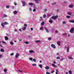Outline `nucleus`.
Segmentation results:
<instances>
[{
  "label": "nucleus",
  "instance_id": "obj_1",
  "mask_svg": "<svg viewBox=\"0 0 74 74\" xmlns=\"http://www.w3.org/2000/svg\"><path fill=\"white\" fill-rule=\"evenodd\" d=\"M8 23L7 22H5L4 23H1V25L3 27H4V25H8Z\"/></svg>",
  "mask_w": 74,
  "mask_h": 74
},
{
  "label": "nucleus",
  "instance_id": "obj_2",
  "mask_svg": "<svg viewBox=\"0 0 74 74\" xmlns=\"http://www.w3.org/2000/svg\"><path fill=\"white\" fill-rule=\"evenodd\" d=\"M74 28L73 27H72L71 28V29L70 30V32L71 33L73 34L74 33Z\"/></svg>",
  "mask_w": 74,
  "mask_h": 74
},
{
  "label": "nucleus",
  "instance_id": "obj_3",
  "mask_svg": "<svg viewBox=\"0 0 74 74\" xmlns=\"http://www.w3.org/2000/svg\"><path fill=\"white\" fill-rule=\"evenodd\" d=\"M58 16H52V18L53 19H56V18H57Z\"/></svg>",
  "mask_w": 74,
  "mask_h": 74
},
{
  "label": "nucleus",
  "instance_id": "obj_4",
  "mask_svg": "<svg viewBox=\"0 0 74 74\" xmlns=\"http://www.w3.org/2000/svg\"><path fill=\"white\" fill-rule=\"evenodd\" d=\"M51 47L54 48V49H55V48H56V46H55V45L53 44H51Z\"/></svg>",
  "mask_w": 74,
  "mask_h": 74
},
{
  "label": "nucleus",
  "instance_id": "obj_5",
  "mask_svg": "<svg viewBox=\"0 0 74 74\" xmlns=\"http://www.w3.org/2000/svg\"><path fill=\"white\" fill-rule=\"evenodd\" d=\"M29 52L30 53H34V52H34V51H33L32 50L29 51Z\"/></svg>",
  "mask_w": 74,
  "mask_h": 74
},
{
  "label": "nucleus",
  "instance_id": "obj_6",
  "mask_svg": "<svg viewBox=\"0 0 74 74\" xmlns=\"http://www.w3.org/2000/svg\"><path fill=\"white\" fill-rule=\"evenodd\" d=\"M19 56V53H16V59L18 57V56Z\"/></svg>",
  "mask_w": 74,
  "mask_h": 74
},
{
  "label": "nucleus",
  "instance_id": "obj_7",
  "mask_svg": "<svg viewBox=\"0 0 74 74\" xmlns=\"http://www.w3.org/2000/svg\"><path fill=\"white\" fill-rule=\"evenodd\" d=\"M23 4V6H25V5H26V3H25V2L23 1L22 2Z\"/></svg>",
  "mask_w": 74,
  "mask_h": 74
},
{
  "label": "nucleus",
  "instance_id": "obj_8",
  "mask_svg": "<svg viewBox=\"0 0 74 74\" xmlns=\"http://www.w3.org/2000/svg\"><path fill=\"white\" fill-rule=\"evenodd\" d=\"M38 0H35L34 1H35L36 3H37V4H38V3H39Z\"/></svg>",
  "mask_w": 74,
  "mask_h": 74
},
{
  "label": "nucleus",
  "instance_id": "obj_9",
  "mask_svg": "<svg viewBox=\"0 0 74 74\" xmlns=\"http://www.w3.org/2000/svg\"><path fill=\"white\" fill-rule=\"evenodd\" d=\"M45 30L47 32V33H48L49 31H48V29H47V28H46V27H45Z\"/></svg>",
  "mask_w": 74,
  "mask_h": 74
},
{
  "label": "nucleus",
  "instance_id": "obj_10",
  "mask_svg": "<svg viewBox=\"0 0 74 74\" xmlns=\"http://www.w3.org/2000/svg\"><path fill=\"white\" fill-rule=\"evenodd\" d=\"M58 45L59 46H60V41H58L57 42Z\"/></svg>",
  "mask_w": 74,
  "mask_h": 74
},
{
  "label": "nucleus",
  "instance_id": "obj_11",
  "mask_svg": "<svg viewBox=\"0 0 74 74\" xmlns=\"http://www.w3.org/2000/svg\"><path fill=\"white\" fill-rule=\"evenodd\" d=\"M5 39L6 41H7V40H8V38L7 37V36H5Z\"/></svg>",
  "mask_w": 74,
  "mask_h": 74
},
{
  "label": "nucleus",
  "instance_id": "obj_12",
  "mask_svg": "<svg viewBox=\"0 0 74 74\" xmlns=\"http://www.w3.org/2000/svg\"><path fill=\"white\" fill-rule=\"evenodd\" d=\"M0 51L2 52H4V50L3 49H0Z\"/></svg>",
  "mask_w": 74,
  "mask_h": 74
},
{
  "label": "nucleus",
  "instance_id": "obj_13",
  "mask_svg": "<svg viewBox=\"0 0 74 74\" xmlns=\"http://www.w3.org/2000/svg\"><path fill=\"white\" fill-rule=\"evenodd\" d=\"M45 69L47 70H48V69H49V66H46L45 67Z\"/></svg>",
  "mask_w": 74,
  "mask_h": 74
},
{
  "label": "nucleus",
  "instance_id": "obj_14",
  "mask_svg": "<svg viewBox=\"0 0 74 74\" xmlns=\"http://www.w3.org/2000/svg\"><path fill=\"white\" fill-rule=\"evenodd\" d=\"M40 18H41V19L40 20V21H43V19H42V17H40Z\"/></svg>",
  "mask_w": 74,
  "mask_h": 74
},
{
  "label": "nucleus",
  "instance_id": "obj_15",
  "mask_svg": "<svg viewBox=\"0 0 74 74\" xmlns=\"http://www.w3.org/2000/svg\"><path fill=\"white\" fill-rule=\"evenodd\" d=\"M52 66H53V67H57V66H55V65L53 64H52Z\"/></svg>",
  "mask_w": 74,
  "mask_h": 74
},
{
  "label": "nucleus",
  "instance_id": "obj_16",
  "mask_svg": "<svg viewBox=\"0 0 74 74\" xmlns=\"http://www.w3.org/2000/svg\"><path fill=\"white\" fill-rule=\"evenodd\" d=\"M73 7V5H71L69 6V8H72Z\"/></svg>",
  "mask_w": 74,
  "mask_h": 74
},
{
  "label": "nucleus",
  "instance_id": "obj_17",
  "mask_svg": "<svg viewBox=\"0 0 74 74\" xmlns=\"http://www.w3.org/2000/svg\"><path fill=\"white\" fill-rule=\"evenodd\" d=\"M68 72L69 74H72V72L71 71H69Z\"/></svg>",
  "mask_w": 74,
  "mask_h": 74
},
{
  "label": "nucleus",
  "instance_id": "obj_18",
  "mask_svg": "<svg viewBox=\"0 0 74 74\" xmlns=\"http://www.w3.org/2000/svg\"><path fill=\"white\" fill-rule=\"evenodd\" d=\"M36 9H37V8H35L33 10V11L34 12H36Z\"/></svg>",
  "mask_w": 74,
  "mask_h": 74
},
{
  "label": "nucleus",
  "instance_id": "obj_19",
  "mask_svg": "<svg viewBox=\"0 0 74 74\" xmlns=\"http://www.w3.org/2000/svg\"><path fill=\"white\" fill-rule=\"evenodd\" d=\"M69 22H71V23H74V20H71L69 21Z\"/></svg>",
  "mask_w": 74,
  "mask_h": 74
},
{
  "label": "nucleus",
  "instance_id": "obj_20",
  "mask_svg": "<svg viewBox=\"0 0 74 74\" xmlns=\"http://www.w3.org/2000/svg\"><path fill=\"white\" fill-rule=\"evenodd\" d=\"M35 42L37 43L40 42V40H35Z\"/></svg>",
  "mask_w": 74,
  "mask_h": 74
},
{
  "label": "nucleus",
  "instance_id": "obj_21",
  "mask_svg": "<svg viewBox=\"0 0 74 74\" xmlns=\"http://www.w3.org/2000/svg\"><path fill=\"white\" fill-rule=\"evenodd\" d=\"M68 58L69 59H73V58L71 57H68Z\"/></svg>",
  "mask_w": 74,
  "mask_h": 74
},
{
  "label": "nucleus",
  "instance_id": "obj_22",
  "mask_svg": "<svg viewBox=\"0 0 74 74\" xmlns=\"http://www.w3.org/2000/svg\"><path fill=\"white\" fill-rule=\"evenodd\" d=\"M39 66L41 68H42V65L41 64H39Z\"/></svg>",
  "mask_w": 74,
  "mask_h": 74
},
{
  "label": "nucleus",
  "instance_id": "obj_23",
  "mask_svg": "<svg viewBox=\"0 0 74 74\" xmlns=\"http://www.w3.org/2000/svg\"><path fill=\"white\" fill-rule=\"evenodd\" d=\"M67 14L68 15H71V13L70 12H68Z\"/></svg>",
  "mask_w": 74,
  "mask_h": 74
},
{
  "label": "nucleus",
  "instance_id": "obj_24",
  "mask_svg": "<svg viewBox=\"0 0 74 74\" xmlns=\"http://www.w3.org/2000/svg\"><path fill=\"white\" fill-rule=\"evenodd\" d=\"M66 17L67 18H68V19H69V18H70V16H66Z\"/></svg>",
  "mask_w": 74,
  "mask_h": 74
},
{
  "label": "nucleus",
  "instance_id": "obj_25",
  "mask_svg": "<svg viewBox=\"0 0 74 74\" xmlns=\"http://www.w3.org/2000/svg\"><path fill=\"white\" fill-rule=\"evenodd\" d=\"M29 4L30 5H33V3H29Z\"/></svg>",
  "mask_w": 74,
  "mask_h": 74
},
{
  "label": "nucleus",
  "instance_id": "obj_26",
  "mask_svg": "<svg viewBox=\"0 0 74 74\" xmlns=\"http://www.w3.org/2000/svg\"><path fill=\"white\" fill-rule=\"evenodd\" d=\"M14 14H16V13H17V12H17V11H15L14 12Z\"/></svg>",
  "mask_w": 74,
  "mask_h": 74
},
{
  "label": "nucleus",
  "instance_id": "obj_27",
  "mask_svg": "<svg viewBox=\"0 0 74 74\" xmlns=\"http://www.w3.org/2000/svg\"><path fill=\"white\" fill-rule=\"evenodd\" d=\"M24 43H25L26 44H29V43L28 42H24Z\"/></svg>",
  "mask_w": 74,
  "mask_h": 74
},
{
  "label": "nucleus",
  "instance_id": "obj_28",
  "mask_svg": "<svg viewBox=\"0 0 74 74\" xmlns=\"http://www.w3.org/2000/svg\"><path fill=\"white\" fill-rule=\"evenodd\" d=\"M48 40H49V41H50V40H51V38L49 37L48 38Z\"/></svg>",
  "mask_w": 74,
  "mask_h": 74
},
{
  "label": "nucleus",
  "instance_id": "obj_29",
  "mask_svg": "<svg viewBox=\"0 0 74 74\" xmlns=\"http://www.w3.org/2000/svg\"><path fill=\"white\" fill-rule=\"evenodd\" d=\"M6 8H10V6L9 5H7L6 6Z\"/></svg>",
  "mask_w": 74,
  "mask_h": 74
},
{
  "label": "nucleus",
  "instance_id": "obj_30",
  "mask_svg": "<svg viewBox=\"0 0 74 74\" xmlns=\"http://www.w3.org/2000/svg\"><path fill=\"white\" fill-rule=\"evenodd\" d=\"M60 57L59 56L57 57L56 58L57 59H60Z\"/></svg>",
  "mask_w": 74,
  "mask_h": 74
},
{
  "label": "nucleus",
  "instance_id": "obj_31",
  "mask_svg": "<svg viewBox=\"0 0 74 74\" xmlns=\"http://www.w3.org/2000/svg\"><path fill=\"white\" fill-rule=\"evenodd\" d=\"M26 27H24L23 28V30H25L26 29Z\"/></svg>",
  "mask_w": 74,
  "mask_h": 74
},
{
  "label": "nucleus",
  "instance_id": "obj_32",
  "mask_svg": "<svg viewBox=\"0 0 74 74\" xmlns=\"http://www.w3.org/2000/svg\"><path fill=\"white\" fill-rule=\"evenodd\" d=\"M65 59V58H62L60 60V61H62V60H63Z\"/></svg>",
  "mask_w": 74,
  "mask_h": 74
},
{
  "label": "nucleus",
  "instance_id": "obj_33",
  "mask_svg": "<svg viewBox=\"0 0 74 74\" xmlns=\"http://www.w3.org/2000/svg\"><path fill=\"white\" fill-rule=\"evenodd\" d=\"M7 70L6 69H5L4 70V72H7Z\"/></svg>",
  "mask_w": 74,
  "mask_h": 74
},
{
  "label": "nucleus",
  "instance_id": "obj_34",
  "mask_svg": "<svg viewBox=\"0 0 74 74\" xmlns=\"http://www.w3.org/2000/svg\"><path fill=\"white\" fill-rule=\"evenodd\" d=\"M40 30H43V27H42L40 28Z\"/></svg>",
  "mask_w": 74,
  "mask_h": 74
},
{
  "label": "nucleus",
  "instance_id": "obj_35",
  "mask_svg": "<svg viewBox=\"0 0 74 74\" xmlns=\"http://www.w3.org/2000/svg\"><path fill=\"white\" fill-rule=\"evenodd\" d=\"M33 60L34 62H36V60L35 59H33Z\"/></svg>",
  "mask_w": 74,
  "mask_h": 74
},
{
  "label": "nucleus",
  "instance_id": "obj_36",
  "mask_svg": "<svg viewBox=\"0 0 74 74\" xmlns=\"http://www.w3.org/2000/svg\"><path fill=\"white\" fill-rule=\"evenodd\" d=\"M44 11L45 12H46V11H47V9H45Z\"/></svg>",
  "mask_w": 74,
  "mask_h": 74
},
{
  "label": "nucleus",
  "instance_id": "obj_37",
  "mask_svg": "<svg viewBox=\"0 0 74 74\" xmlns=\"http://www.w3.org/2000/svg\"><path fill=\"white\" fill-rule=\"evenodd\" d=\"M18 71H20V73H23V71H21V70H18Z\"/></svg>",
  "mask_w": 74,
  "mask_h": 74
},
{
  "label": "nucleus",
  "instance_id": "obj_38",
  "mask_svg": "<svg viewBox=\"0 0 74 74\" xmlns=\"http://www.w3.org/2000/svg\"><path fill=\"white\" fill-rule=\"evenodd\" d=\"M43 18H45L46 17V15H45V14H44V15H43Z\"/></svg>",
  "mask_w": 74,
  "mask_h": 74
},
{
  "label": "nucleus",
  "instance_id": "obj_39",
  "mask_svg": "<svg viewBox=\"0 0 74 74\" xmlns=\"http://www.w3.org/2000/svg\"><path fill=\"white\" fill-rule=\"evenodd\" d=\"M62 35L63 36H67V34H62Z\"/></svg>",
  "mask_w": 74,
  "mask_h": 74
},
{
  "label": "nucleus",
  "instance_id": "obj_40",
  "mask_svg": "<svg viewBox=\"0 0 74 74\" xmlns=\"http://www.w3.org/2000/svg\"><path fill=\"white\" fill-rule=\"evenodd\" d=\"M10 44L11 45H13V44H14V43L13 42H11Z\"/></svg>",
  "mask_w": 74,
  "mask_h": 74
},
{
  "label": "nucleus",
  "instance_id": "obj_41",
  "mask_svg": "<svg viewBox=\"0 0 74 74\" xmlns=\"http://www.w3.org/2000/svg\"><path fill=\"white\" fill-rule=\"evenodd\" d=\"M32 66H36V64H32Z\"/></svg>",
  "mask_w": 74,
  "mask_h": 74
},
{
  "label": "nucleus",
  "instance_id": "obj_42",
  "mask_svg": "<svg viewBox=\"0 0 74 74\" xmlns=\"http://www.w3.org/2000/svg\"><path fill=\"white\" fill-rule=\"evenodd\" d=\"M41 24L42 25H44V22H42Z\"/></svg>",
  "mask_w": 74,
  "mask_h": 74
},
{
  "label": "nucleus",
  "instance_id": "obj_43",
  "mask_svg": "<svg viewBox=\"0 0 74 74\" xmlns=\"http://www.w3.org/2000/svg\"><path fill=\"white\" fill-rule=\"evenodd\" d=\"M66 23V21H63L62 22L63 24H65Z\"/></svg>",
  "mask_w": 74,
  "mask_h": 74
},
{
  "label": "nucleus",
  "instance_id": "obj_44",
  "mask_svg": "<svg viewBox=\"0 0 74 74\" xmlns=\"http://www.w3.org/2000/svg\"><path fill=\"white\" fill-rule=\"evenodd\" d=\"M29 60H32V59H33V58H29Z\"/></svg>",
  "mask_w": 74,
  "mask_h": 74
},
{
  "label": "nucleus",
  "instance_id": "obj_45",
  "mask_svg": "<svg viewBox=\"0 0 74 74\" xmlns=\"http://www.w3.org/2000/svg\"><path fill=\"white\" fill-rule=\"evenodd\" d=\"M14 55V53H12L10 54V55H11V56H13Z\"/></svg>",
  "mask_w": 74,
  "mask_h": 74
},
{
  "label": "nucleus",
  "instance_id": "obj_46",
  "mask_svg": "<svg viewBox=\"0 0 74 74\" xmlns=\"http://www.w3.org/2000/svg\"><path fill=\"white\" fill-rule=\"evenodd\" d=\"M49 22H50V23H52V22H53V21H49Z\"/></svg>",
  "mask_w": 74,
  "mask_h": 74
},
{
  "label": "nucleus",
  "instance_id": "obj_47",
  "mask_svg": "<svg viewBox=\"0 0 74 74\" xmlns=\"http://www.w3.org/2000/svg\"><path fill=\"white\" fill-rule=\"evenodd\" d=\"M69 49H67V52H69Z\"/></svg>",
  "mask_w": 74,
  "mask_h": 74
},
{
  "label": "nucleus",
  "instance_id": "obj_48",
  "mask_svg": "<svg viewBox=\"0 0 74 74\" xmlns=\"http://www.w3.org/2000/svg\"><path fill=\"white\" fill-rule=\"evenodd\" d=\"M29 10V11H32V8H30Z\"/></svg>",
  "mask_w": 74,
  "mask_h": 74
},
{
  "label": "nucleus",
  "instance_id": "obj_49",
  "mask_svg": "<svg viewBox=\"0 0 74 74\" xmlns=\"http://www.w3.org/2000/svg\"><path fill=\"white\" fill-rule=\"evenodd\" d=\"M4 17L5 18V17H7V16L5 14H4Z\"/></svg>",
  "mask_w": 74,
  "mask_h": 74
},
{
  "label": "nucleus",
  "instance_id": "obj_50",
  "mask_svg": "<svg viewBox=\"0 0 74 74\" xmlns=\"http://www.w3.org/2000/svg\"><path fill=\"white\" fill-rule=\"evenodd\" d=\"M27 25L26 24H24V26H25V27H26V26H27Z\"/></svg>",
  "mask_w": 74,
  "mask_h": 74
},
{
  "label": "nucleus",
  "instance_id": "obj_51",
  "mask_svg": "<svg viewBox=\"0 0 74 74\" xmlns=\"http://www.w3.org/2000/svg\"><path fill=\"white\" fill-rule=\"evenodd\" d=\"M55 72V71H53L51 72V73H53Z\"/></svg>",
  "mask_w": 74,
  "mask_h": 74
},
{
  "label": "nucleus",
  "instance_id": "obj_52",
  "mask_svg": "<svg viewBox=\"0 0 74 74\" xmlns=\"http://www.w3.org/2000/svg\"><path fill=\"white\" fill-rule=\"evenodd\" d=\"M58 33V31H57V30H56V33Z\"/></svg>",
  "mask_w": 74,
  "mask_h": 74
},
{
  "label": "nucleus",
  "instance_id": "obj_53",
  "mask_svg": "<svg viewBox=\"0 0 74 74\" xmlns=\"http://www.w3.org/2000/svg\"><path fill=\"white\" fill-rule=\"evenodd\" d=\"M56 4V3H54L53 4V3H51V4H52V5H54V4Z\"/></svg>",
  "mask_w": 74,
  "mask_h": 74
},
{
  "label": "nucleus",
  "instance_id": "obj_54",
  "mask_svg": "<svg viewBox=\"0 0 74 74\" xmlns=\"http://www.w3.org/2000/svg\"><path fill=\"white\" fill-rule=\"evenodd\" d=\"M31 30H33V28H31Z\"/></svg>",
  "mask_w": 74,
  "mask_h": 74
},
{
  "label": "nucleus",
  "instance_id": "obj_55",
  "mask_svg": "<svg viewBox=\"0 0 74 74\" xmlns=\"http://www.w3.org/2000/svg\"><path fill=\"white\" fill-rule=\"evenodd\" d=\"M3 43H4V44H6V43L4 41H3Z\"/></svg>",
  "mask_w": 74,
  "mask_h": 74
},
{
  "label": "nucleus",
  "instance_id": "obj_56",
  "mask_svg": "<svg viewBox=\"0 0 74 74\" xmlns=\"http://www.w3.org/2000/svg\"><path fill=\"white\" fill-rule=\"evenodd\" d=\"M46 74H50V73L49 72H46Z\"/></svg>",
  "mask_w": 74,
  "mask_h": 74
},
{
  "label": "nucleus",
  "instance_id": "obj_57",
  "mask_svg": "<svg viewBox=\"0 0 74 74\" xmlns=\"http://www.w3.org/2000/svg\"><path fill=\"white\" fill-rule=\"evenodd\" d=\"M14 4L15 5H17V4L15 3H14Z\"/></svg>",
  "mask_w": 74,
  "mask_h": 74
},
{
  "label": "nucleus",
  "instance_id": "obj_58",
  "mask_svg": "<svg viewBox=\"0 0 74 74\" xmlns=\"http://www.w3.org/2000/svg\"><path fill=\"white\" fill-rule=\"evenodd\" d=\"M56 71H57V72H58L59 71V70H58V69H56Z\"/></svg>",
  "mask_w": 74,
  "mask_h": 74
},
{
  "label": "nucleus",
  "instance_id": "obj_59",
  "mask_svg": "<svg viewBox=\"0 0 74 74\" xmlns=\"http://www.w3.org/2000/svg\"><path fill=\"white\" fill-rule=\"evenodd\" d=\"M14 31L15 32H17V29H14Z\"/></svg>",
  "mask_w": 74,
  "mask_h": 74
},
{
  "label": "nucleus",
  "instance_id": "obj_60",
  "mask_svg": "<svg viewBox=\"0 0 74 74\" xmlns=\"http://www.w3.org/2000/svg\"><path fill=\"white\" fill-rule=\"evenodd\" d=\"M19 30L20 32H22V30H21V29H19Z\"/></svg>",
  "mask_w": 74,
  "mask_h": 74
},
{
  "label": "nucleus",
  "instance_id": "obj_61",
  "mask_svg": "<svg viewBox=\"0 0 74 74\" xmlns=\"http://www.w3.org/2000/svg\"><path fill=\"white\" fill-rule=\"evenodd\" d=\"M53 63H54V64H55V63H56V62L54 61L53 62Z\"/></svg>",
  "mask_w": 74,
  "mask_h": 74
},
{
  "label": "nucleus",
  "instance_id": "obj_62",
  "mask_svg": "<svg viewBox=\"0 0 74 74\" xmlns=\"http://www.w3.org/2000/svg\"><path fill=\"white\" fill-rule=\"evenodd\" d=\"M59 53H57V55H59Z\"/></svg>",
  "mask_w": 74,
  "mask_h": 74
},
{
  "label": "nucleus",
  "instance_id": "obj_63",
  "mask_svg": "<svg viewBox=\"0 0 74 74\" xmlns=\"http://www.w3.org/2000/svg\"><path fill=\"white\" fill-rule=\"evenodd\" d=\"M56 74H58V72H56Z\"/></svg>",
  "mask_w": 74,
  "mask_h": 74
},
{
  "label": "nucleus",
  "instance_id": "obj_64",
  "mask_svg": "<svg viewBox=\"0 0 74 74\" xmlns=\"http://www.w3.org/2000/svg\"><path fill=\"white\" fill-rule=\"evenodd\" d=\"M59 10H57V12H59Z\"/></svg>",
  "mask_w": 74,
  "mask_h": 74
}]
</instances>
